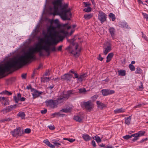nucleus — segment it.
Wrapping results in <instances>:
<instances>
[{"mask_svg":"<svg viewBox=\"0 0 148 148\" xmlns=\"http://www.w3.org/2000/svg\"><path fill=\"white\" fill-rule=\"evenodd\" d=\"M44 39L40 38L39 42L36 45L35 48H29L27 51L25 52L18 58H14L6 62L10 69L20 68L23 65L26 64L28 61L33 58L34 53L35 52H38L40 56H43V55L41 51L42 49L45 50L47 53H49L50 45L47 44L42 47L41 46V42H44Z\"/></svg>","mask_w":148,"mask_h":148,"instance_id":"nucleus-1","label":"nucleus"},{"mask_svg":"<svg viewBox=\"0 0 148 148\" xmlns=\"http://www.w3.org/2000/svg\"><path fill=\"white\" fill-rule=\"evenodd\" d=\"M66 101L63 95H62L58 96L56 99H49L45 101L46 106L52 109L57 108L58 105Z\"/></svg>","mask_w":148,"mask_h":148,"instance_id":"nucleus-2","label":"nucleus"},{"mask_svg":"<svg viewBox=\"0 0 148 148\" xmlns=\"http://www.w3.org/2000/svg\"><path fill=\"white\" fill-rule=\"evenodd\" d=\"M68 5L67 3L64 4L62 5H61L60 9V16L64 20H69L67 15V13L70 12V9H67Z\"/></svg>","mask_w":148,"mask_h":148,"instance_id":"nucleus-3","label":"nucleus"},{"mask_svg":"<svg viewBox=\"0 0 148 148\" xmlns=\"http://www.w3.org/2000/svg\"><path fill=\"white\" fill-rule=\"evenodd\" d=\"M58 34H59L58 32L56 31V30H55L54 32L49 35V36L51 37V40H46L45 41L46 44L49 45L57 44L59 41L57 40L55 38L57 37V36Z\"/></svg>","mask_w":148,"mask_h":148,"instance_id":"nucleus-4","label":"nucleus"},{"mask_svg":"<svg viewBox=\"0 0 148 148\" xmlns=\"http://www.w3.org/2000/svg\"><path fill=\"white\" fill-rule=\"evenodd\" d=\"M62 0H56L53 2V5L54 11L52 14L53 16L59 15L60 10H59V6H61Z\"/></svg>","mask_w":148,"mask_h":148,"instance_id":"nucleus-5","label":"nucleus"},{"mask_svg":"<svg viewBox=\"0 0 148 148\" xmlns=\"http://www.w3.org/2000/svg\"><path fill=\"white\" fill-rule=\"evenodd\" d=\"M82 105L85 109L89 112H90L94 107V104L90 100L87 102H84Z\"/></svg>","mask_w":148,"mask_h":148,"instance_id":"nucleus-6","label":"nucleus"},{"mask_svg":"<svg viewBox=\"0 0 148 148\" xmlns=\"http://www.w3.org/2000/svg\"><path fill=\"white\" fill-rule=\"evenodd\" d=\"M103 48V54L106 55L111 51L112 45L109 42H107L104 44Z\"/></svg>","mask_w":148,"mask_h":148,"instance_id":"nucleus-7","label":"nucleus"},{"mask_svg":"<svg viewBox=\"0 0 148 148\" xmlns=\"http://www.w3.org/2000/svg\"><path fill=\"white\" fill-rule=\"evenodd\" d=\"M21 129L20 127H18L14 129L13 131L11 132V134L14 137L23 136L24 134V132L23 130L21 132Z\"/></svg>","mask_w":148,"mask_h":148,"instance_id":"nucleus-8","label":"nucleus"},{"mask_svg":"<svg viewBox=\"0 0 148 148\" xmlns=\"http://www.w3.org/2000/svg\"><path fill=\"white\" fill-rule=\"evenodd\" d=\"M10 69L6 63L4 65L0 66V76L3 75L6 71L9 72L10 71Z\"/></svg>","mask_w":148,"mask_h":148,"instance_id":"nucleus-9","label":"nucleus"},{"mask_svg":"<svg viewBox=\"0 0 148 148\" xmlns=\"http://www.w3.org/2000/svg\"><path fill=\"white\" fill-rule=\"evenodd\" d=\"M106 18L107 15L105 13L101 11L99 12L98 19L101 23L106 21Z\"/></svg>","mask_w":148,"mask_h":148,"instance_id":"nucleus-10","label":"nucleus"},{"mask_svg":"<svg viewBox=\"0 0 148 148\" xmlns=\"http://www.w3.org/2000/svg\"><path fill=\"white\" fill-rule=\"evenodd\" d=\"M81 50V48L78 49V45L77 44L75 47V51L73 50L71 51V53L73 54L75 57H78L80 54Z\"/></svg>","mask_w":148,"mask_h":148,"instance_id":"nucleus-11","label":"nucleus"},{"mask_svg":"<svg viewBox=\"0 0 148 148\" xmlns=\"http://www.w3.org/2000/svg\"><path fill=\"white\" fill-rule=\"evenodd\" d=\"M101 92L103 96H106L114 93L115 91L113 90L103 89L101 90Z\"/></svg>","mask_w":148,"mask_h":148,"instance_id":"nucleus-12","label":"nucleus"},{"mask_svg":"<svg viewBox=\"0 0 148 148\" xmlns=\"http://www.w3.org/2000/svg\"><path fill=\"white\" fill-rule=\"evenodd\" d=\"M73 94L72 90H68L66 92L63 91L62 95H63L65 99L66 100L71 96V95Z\"/></svg>","mask_w":148,"mask_h":148,"instance_id":"nucleus-13","label":"nucleus"},{"mask_svg":"<svg viewBox=\"0 0 148 148\" xmlns=\"http://www.w3.org/2000/svg\"><path fill=\"white\" fill-rule=\"evenodd\" d=\"M16 104H14L13 105L9 106L6 107L5 108H3L1 111V112L5 111V112L7 113L11 111L13 109L16 108Z\"/></svg>","mask_w":148,"mask_h":148,"instance_id":"nucleus-14","label":"nucleus"},{"mask_svg":"<svg viewBox=\"0 0 148 148\" xmlns=\"http://www.w3.org/2000/svg\"><path fill=\"white\" fill-rule=\"evenodd\" d=\"M33 90L32 92V95L33 98L34 99H35L38 97L42 93V92L39 91L35 89H33Z\"/></svg>","mask_w":148,"mask_h":148,"instance_id":"nucleus-15","label":"nucleus"},{"mask_svg":"<svg viewBox=\"0 0 148 148\" xmlns=\"http://www.w3.org/2000/svg\"><path fill=\"white\" fill-rule=\"evenodd\" d=\"M72 74L70 73H66L61 76V79L63 80L70 81L72 78Z\"/></svg>","mask_w":148,"mask_h":148,"instance_id":"nucleus-16","label":"nucleus"},{"mask_svg":"<svg viewBox=\"0 0 148 148\" xmlns=\"http://www.w3.org/2000/svg\"><path fill=\"white\" fill-rule=\"evenodd\" d=\"M96 103L98 108L101 110H102L103 108L107 107L106 104L101 102L99 101H96Z\"/></svg>","mask_w":148,"mask_h":148,"instance_id":"nucleus-17","label":"nucleus"},{"mask_svg":"<svg viewBox=\"0 0 148 148\" xmlns=\"http://www.w3.org/2000/svg\"><path fill=\"white\" fill-rule=\"evenodd\" d=\"M108 31L112 37H114V36L115 29L114 27H110L108 29Z\"/></svg>","mask_w":148,"mask_h":148,"instance_id":"nucleus-18","label":"nucleus"},{"mask_svg":"<svg viewBox=\"0 0 148 148\" xmlns=\"http://www.w3.org/2000/svg\"><path fill=\"white\" fill-rule=\"evenodd\" d=\"M82 137L84 140L86 141H88L91 139V137L86 134H83L82 136Z\"/></svg>","mask_w":148,"mask_h":148,"instance_id":"nucleus-19","label":"nucleus"},{"mask_svg":"<svg viewBox=\"0 0 148 148\" xmlns=\"http://www.w3.org/2000/svg\"><path fill=\"white\" fill-rule=\"evenodd\" d=\"M56 28V27H55L51 26H49L47 29V31L50 33L49 35L51 34L53 32H54Z\"/></svg>","mask_w":148,"mask_h":148,"instance_id":"nucleus-20","label":"nucleus"},{"mask_svg":"<svg viewBox=\"0 0 148 148\" xmlns=\"http://www.w3.org/2000/svg\"><path fill=\"white\" fill-rule=\"evenodd\" d=\"M114 53H110L108 54V56H107V60L106 62L107 63L109 62L111 60L112 58L113 57Z\"/></svg>","mask_w":148,"mask_h":148,"instance_id":"nucleus-21","label":"nucleus"},{"mask_svg":"<svg viewBox=\"0 0 148 148\" xmlns=\"http://www.w3.org/2000/svg\"><path fill=\"white\" fill-rule=\"evenodd\" d=\"M87 75L86 73H83L79 76L78 78V81L80 82H82L83 79L85 77H87Z\"/></svg>","mask_w":148,"mask_h":148,"instance_id":"nucleus-22","label":"nucleus"},{"mask_svg":"<svg viewBox=\"0 0 148 148\" xmlns=\"http://www.w3.org/2000/svg\"><path fill=\"white\" fill-rule=\"evenodd\" d=\"M43 142L47 145L48 146L51 148H54L55 146L51 144L48 139H46L43 141Z\"/></svg>","mask_w":148,"mask_h":148,"instance_id":"nucleus-23","label":"nucleus"},{"mask_svg":"<svg viewBox=\"0 0 148 148\" xmlns=\"http://www.w3.org/2000/svg\"><path fill=\"white\" fill-rule=\"evenodd\" d=\"M74 120L79 122H81L82 120V119L81 117V116L79 114H77L75 115L73 118Z\"/></svg>","mask_w":148,"mask_h":148,"instance_id":"nucleus-24","label":"nucleus"},{"mask_svg":"<svg viewBox=\"0 0 148 148\" xmlns=\"http://www.w3.org/2000/svg\"><path fill=\"white\" fill-rule=\"evenodd\" d=\"M21 96V94L20 93H18L17 97L16 96H14V99L16 103H18Z\"/></svg>","mask_w":148,"mask_h":148,"instance_id":"nucleus-25","label":"nucleus"},{"mask_svg":"<svg viewBox=\"0 0 148 148\" xmlns=\"http://www.w3.org/2000/svg\"><path fill=\"white\" fill-rule=\"evenodd\" d=\"M131 119V116H129L127 118H125V123L127 125H129L130 123V121Z\"/></svg>","mask_w":148,"mask_h":148,"instance_id":"nucleus-26","label":"nucleus"},{"mask_svg":"<svg viewBox=\"0 0 148 148\" xmlns=\"http://www.w3.org/2000/svg\"><path fill=\"white\" fill-rule=\"evenodd\" d=\"M0 101L3 104L4 106H6L8 105L6 103V99L5 97H0Z\"/></svg>","mask_w":148,"mask_h":148,"instance_id":"nucleus-27","label":"nucleus"},{"mask_svg":"<svg viewBox=\"0 0 148 148\" xmlns=\"http://www.w3.org/2000/svg\"><path fill=\"white\" fill-rule=\"evenodd\" d=\"M51 77H43L41 78V81L43 82H47L50 81Z\"/></svg>","mask_w":148,"mask_h":148,"instance_id":"nucleus-28","label":"nucleus"},{"mask_svg":"<svg viewBox=\"0 0 148 148\" xmlns=\"http://www.w3.org/2000/svg\"><path fill=\"white\" fill-rule=\"evenodd\" d=\"M119 75L121 76H125L126 75V71L125 70H120L118 71Z\"/></svg>","mask_w":148,"mask_h":148,"instance_id":"nucleus-29","label":"nucleus"},{"mask_svg":"<svg viewBox=\"0 0 148 148\" xmlns=\"http://www.w3.org/2000/svg\"><path fill=\"white\" fill-rule=\"evenodd\" d=\"M125 109H123L122 108H119L118 109H116L114 111V112L115 114H118L120 113H123L125 112Z\"/></svg>","mask_w":148,"mask_h":148,"instance_id":"nucleus-30","label":"nucleus"},{"mask_svg":"<svg viewBox=\"0 0 148 148\" xmlns=\"http://www.w3.org/2000/svg\"><path fill=\"white\" fill-rule=\"evenodd\" d=\"M92 16V14H86L84 15V17L86 20H88L91 18Z\"/></svg>","mask_w":148,"mask_h":148,"instance_id":"nucleus-31","label":"nucleus"},{"mask_svg":"<svg viewBox=\"0 0 148 148\" xmlns=\"http://www.w3.org/2000/svg\"><path fill=\"white\" fill-rule=\"evenodd\" d=\"M64 114H62L60 113V112H55L53 114H52L51 116H52L53 117H54L56 116H63Z\"/></svg>","mask_w":148,"mask_h":148,"instance_id":"nucleus-32","label":"nucleus"},{"mask_svg":"<svg viewBox=\"0 0 148 148\" xmlns=\"http://www.w3.org/2000/svg\"><path fill=\"white\" fill-rule=\"evenodd\" d=\"M53 22L54 23L56 24L57 25L56 27L57 28H60L61 27V25L59 24V21L58 19H56L54 20Z\"/></svg>","mask_w":148,"mask_h":148,"instance_id":"nucleus-33","label":"nucleus"},{"mask_svg":"<svg viewBox=\"0 0 148 148\" xmlns=\"http://www.w3.org/2000/svg\"><path fill=\"white\" fill-rule=\"evenodd\" d=\"M17 116L19 117H21L22 119L24 118L25 116V113L23 112H20L17 114Z\"/></svg>","mask_w":148,"mask_h":148,"instance_id":"nucleus-34","label":"nucleus"},{"mask_svg":"<svg viewBox=\"0 0 148 148\" xmlns=\"http://www.w3.org/2000/svg\"><path fill=\"white\" fill-rule=\"evenodd\" d=\"M143 73V71L139 67H137L135 72L136 74H141Z\"/></svg>","mask_w":148,"mask_h":148,"instance_id":"nucleus-35","label":"nucleus"},{"mask_svg":"<svg viewBox=\"0 0 148 148\" xmlns=\"http://www.w3.org/2000/svg\"><path fill=\"white\" fill-rule=\"evenodd\" d=\"M94 138H94L93 139L96 140L97 143H99L101 142V139L98 136L96 135L94 137Z\"/></svg>","mask_w":148,"mask_h":148,"instance_id":"nucleus-36","label":"nucleus"},{"mask_svg":"<svg viewBox=\"0 0 148 148\" xmlns=\"http://www.w3.org/2000/svg\"><path fill=\"white\" fill-rule=\"evenodd\" d=\"M109 17L112 19V21H114L115 19V17L114 14L112 13H110L109 15Z\"/></svg>","mask_w":148,"mask_h":148,"instance_id":"nucleus-37","label":"nucleus"},{"mask_svg":"<svg viewBox=\"0 0 148 148\" xmlns=\"http://www.w3.org/2000/svg\"><path fill=\"white\" fill-rule=\"evenodd\" d=\"M60 112L67 113L70 112V109L69 108H64L60 110Z\"/></svg>","mask_w":148,"mask_h":148,"instance_id":"nucleus-38","label":"nucleus"},{"mask_svg":"<svg viewBox=\"0 0 148 148\" xmlns=\"http://www.w3.org/2000/svg\"><path fill=\"white\" fill-rule=\"evenodd\" d=\"M129 67L131 71H134L135 70V68L133 64H130L129 65Z\"/></svg>","mask_w":148,"mask_h":148,"instance_id":"nucleus-39","label":"nucleus"},{"mask_svg":"<svg viewBox=\"0 0 148 148\" xmlns=\"http://www.w3.org/2000/svg\"><path fill=\"white\" fill-rule=\"evenodd\" d=\"M0 94H4L7 95H12V93L11 92H9L7 90L3 91L1 93H0Z\"/></svg>","mask_w":148,"mask_h":148,"instance_id":"nucleus-40","label":"nucleus"},{"mask_svg":"<svg viewBox=\"0 0 148 148\" xmlns=\"http://www.w3.org/2000/svg\"><path fill=\"white\" fill-rule=\"evenodd\" d=\"M84 12H88L91 11V8L90 7H88L86 8H85L83 10Z\"/></svg>","mask_w":148,"mask_h":148,"instance_id":"nucleus-41","label":"nucleus"},{"mask_svg":"<svg viewBox=\"0 0 148 148\" xmlns=\"http://www.w3.org/2000/svg\"><path fill=\"white\" fill-rule=\"evenodd\" d=\"M145 133V132L144 131H140L137 133L139 137L143 136Z\"/></svg>","mask_w":148,"mask_h":148,"instance_id":"nucleus-42","label":"nucleus"},{"mask_svg":"<svg viewBox=\"0 0 148 148\" xmlns=\"http://www.w3.org/2000/svg\"><path fill=\"white\" fill-rule=\"evenodd\" d=\"M59 41H62L64 38V36L63 35H60V34L57 36Z\"/></svg>","mask_w":148,"mask_h":148,"instance_id":"nucleus-43","label":"nucleus"},{"mask_svg":"<svg viewBox=\"0 0 148 148\" xmlns=\"http://www.w3.org/2000/svg\"><path fill=\"white\" fill-rule=\"evenodd\" d=\"M78 90L79 92V93H84L86 91V90L85 88H79Z\"/></svg>","mask_w":148,"mask_h":148,"instance_id":"nucleus-44","label":"nucleus"},{"mask_svg":"<svg viewBox=\"0 0 148 148\" xmlns=\"http://www.w3.org/2000/svg\"><path fill=\"white\" fill-rule=\"evenodd\" d=\"M83 3L85 7H90L91 6V4L89 2H83Z\"/></svg>","mask_w":148,"mask_h":148,"instance_id":"nucleus-45","label":"nucleus"},{"mask_svg":"<svg viewBox=\"0 0 148 148\" xmlns=\"http://www.w3.org/2000/svg\"><path fill=\"white\" fill-rule=\"evenodd\" d=\"M12 120V119L10 118H5L4 119H3L1 120V121L3 122L5 121H11Z\"/></svg>","mask_w":148,"mask_h":148,"instance_id":"nucleus-46","label":"nucleus"},{"mask_svg":"<svg viewBox=\"0 0 148 148\" xmlns=\"http://www.w3.org/2000/svg\"><path fill=\"white\" fill-rule=\"evenodd\" d=\"M53 144L55 146H56L57 147H60L61 146V144L60 143L58 142H53Z\"/></svg>","mask_w":148,"mask_h":148,"instance_id":"nucleus-47","label":"nucleus"},{"mask_svg":"<svg viewBox=\"0 0 148 148\" xmlns=\"http://www.w3.org/2000/svg\"><path fill=\"white\" fill-rule=\"evenodd\" d=\"M131 136L129 135H127L126 136H123V138L127 140L129 138H131Z\"/></svg>","mask_w":148,"mask_h":148,"instance_id":"nucleus-48","label":"nucleus"},{"mask_svg":"<svg viewBox=\"0 0 148 148\" xmlns=\"http://www.w3.org/2000/svg\"><path fill=\"white\" fill-rule=\"evenodd\" d=\"M141 33L143 38H144L146 40L148 41V39L146 36L144 34V33L143 32H141Z\"/></svg>","mask_w":148,"mask_h":148,"instance_id":"nucleus-49","label":"nucleus"},{"mask_svg":"<svg viewBox=\"0 0 148 148\" xmlns=\"http://www.w3.org/2000/svg\"><path fill=\"white\" fill-rule=\"evenodd\" d=\"M142 14L144 18L146 19V20H148V14L145 13H143Z\"/></svg>","mask_w":148,"mask_h":148,"instance_id":"nucleus-50","label":"nucleus"},{"mask_svg":"<svg viewBox=\"0 0 148 148\" xmlns=\"http://www.w3.org/2000/svg\"><path fill=\"white\" fill-rule=\"evenodd\" d=\"M75 40V39L74 38H73L70 40H69V41L70 42L71 44L74 45H75L74 42Z\"/></svg>","mask_w":148,"mask_h":148,"instance_id":"nucleus-51","label":"nucleus"},{"mask_svg":"<svg viewBox=\"0 0 148 148\" xmlns=\"http://www.w3.org/2000/svg\"><path fill=\"white\" fill-rule=\"evenodd\" d=\"M31 130L29 128H27L25 130V133L27 134H29L31 132Z\"/></svg>","mask_w":148,"mask_h":148,"instance_id":"nucleus-52","label":"nucleus"},{"mask_svg":"<svg viewBox=\"0 0 148 148\" xmlns=\"http://www.w3.org/2000/svg\"><path fill=\"white\" fill-rule=\"evenodd\" d=\"M147 140H148V138H145L142 139L140 141L138 142V143H141L144 142L146 141Z\"/></svg>","mask_w":148,"mask_h":148,"instance_id":"nucleus-53","label":"nucleus"},{"mask_svg":"<svg viewBox=\"0 0 148 148\" xmlns=\"http://www.w3.org/2000/svg\"><path fill=\"white\" fill-rule=\"evenodd\" d=\"M47 112V110L46 109H45L44 110H41L40 111L41 113L42 114H46Z\"/></svg>","mask_w":148,"mask_h":148,"instance_id":"nucleus-54","label":"nucleus"},{"mask_svg":"<svg viewBox=\"0 0 148 148\" xmlns=\"http://www.w3.org/2000/svg\"><path fill=\"white\" fill-rule=\"evenodd\" d=\"M27 88L28 89H30L31 92H32V91L33 90V89H34V88H32V86L30 85L27 86Z\"/></svg>","mask_w":148,"mask_h":148,"instance_id":"nucleus-55","label":"nucleus"},{"mask_svg":"<svg viewBox=\"0 0 148 148\" xmlns=\"http://www.w3.org/2000/svg\"><path fill=\"white\" fill-rule=\"evenodd\" d=\"M131 137H139L137 133H136L131 135Z\"/></svg>","mask_w":148,"mask_h":148,"instance_id":"nucleus-56","label":"nucleus"},{"mask_svg":"<svg viewBox=\"0 0 148 148\" xmlns=\"http://www.w3.org/2000/svg\"><path fill=\"white\" fill-rule=\"evenodd\" d=\"M50 75V71H46L45 73V75L46 76L49 75Z\"/></svg>","mask_w":148,"mask_h":148,"instance_id":"nucleus-57","label":"nucleus"},{"mask_svg":"<svg viewBox=\"0 0 148 148\" xmlns=\"http://www.w3.org/2000/svg\"><path fill=\"white\" fill-rule=\"evenodd\" d=\"M27 74L26 73L23 74L21 75V77L23 79H25L26 78Z\"/></svg>","mask_w":148,"mask_h":148,"instance_id":"nucleus-58","label":"nucleus"},{"mask_svg":"<svg viewBox=\"0 0 148 148\" xmlns=\"http://www.w3.org/2000/svg\"><path fill=\"white\" fill-rule=\"evenodd\" d=\"M98 59L99 60H100L101 61H102L103 60V58L101 56V55L100 54H99L98 56Z\"/></svg>","mask_w":148,"mask_h":148,"instance_id":"nucleus-59","label":"nucleus"},{"mask_svg":"<svg viewBox=\"0 0 148 148\" xmlns=\"http://www.w3.org/2000/svg\"><path fill=\"white\" fill-rule=\"evenodd\" d=\"M143 103H142V104H139L137 105H136V106H135L134 107V108H140L141 107V106L143 104Z\"/></svg>","mask_w":148,"mask_h":148,"instance_id":"nucleus-60","label":"nucleus"},{"mask_svg":"<svg viewBox=\"0 0 148 148\" xmlns=\"http://www.w3.org/2000/svg\"><path fill=\"white\" fill-rule=\"evenodd\" d=\"M74 77H73L74 78H77L78 79V78H79V75H78V74L77 73H75L74 74Z\"/></svg>","mask_w":148,"mask_h":148,"instance_id":"nucleus-61","label":"nucleus"},{"mask_svg":"<svg viewBox=\"0 0 148 148\" xmlns=\"http://www.w3.org/2000/svg\"><path fill=\"white\" fill-rule=\"evenodd\" d=\"M48 127L51 130H53L55 128V127L54 125L49 126Z\"/></svg>","mask_w":148,"mask_h":148,"instance_id":"nucleus-62","label":"nucleus"},{"mask_svg":"<svg viewBox=\"0 0 148 148\" xmlns=\"http://www.w3.org/2000/svg\"><path fill=\"white\" fill-rule=\"evenodd\" d=\"M91 144L93 146V147H95L96 146V145L95 141L94 140L92 141L91 142Z\"/></svg>","mask_w":148,"mask_h":148,"instance_id":"nucleus-63","label":"nucleus"},{"mask_svg":"<svg viewBox=\"0 0 148 148\" xmlns=\"http://www.w3.org/2000/svg\"><path fill=\"white\" fill-rule=\"evenodd\" d=\"M75 140V139L69 138L68 141H69V142H70L71 143H72V142H74Z\"/></svg>","mask_w":148,"mask_h":148,"instance_id":"nucleus-64","label":"nucleus"}]
</instances>
